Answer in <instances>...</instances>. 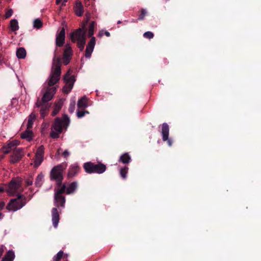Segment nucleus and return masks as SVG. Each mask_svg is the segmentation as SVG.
<instances>
[{
    "mask_svg": "<svg viewBox=\"0 0 261 261\" xmlns=\"http://www.w3.org/2000/svg\"><path fill=\"white\" fill-rule=\"evenodd\" d=\"M56 92V87L47 88L41 99H37L35 103V109H38L39 111L41 118H44L48 114L50 107L48 102L51 100Z\"/></svg>",
    "mask_w": 261,
    "mask_h": 261,
    "instance_id": "obj_1",
    "label": "nucleus"
},
{
    "mask_svg": "<svg viewBox=\"0 0 261 261\" xmlns=\"http://www.w3.org/2000/svg\"><path fill=\"white\" fill-rule=\"evenodd\" d=\"M61 58L57 56V48L55 50L52 62L51 71L48 80V86L51 87L60 80L61 74Z\"/></svg>",
    "mask_w": 261,
    "mask_h": 261,
    "instance_id": "obj_2",
    "label": "nucleus"
},
{
    "mask_svg": "<svg viewBox=\"0 0 261 261\" xmlns=\"http://www.w3.org/2000/svg\"><path fill=\"white\" fill-rule=\"evenodd\" d=\"M69 118L67 115L63 116V119L57 117L52 125V128L54 130H51L50 136L52 138L56 139L59 137V134L62 132L63 127L67 128L69 123Z\"/></svg>",
    "mask_w": 261,
    "mask_h": 261,
    "instance_id": "obj_3",
    "label": "nucleus"
},
{
    "mask_svg": "<svg viewBox=\"0 0 261 261\" xmlns=\"http://www.w3.org/2000/svg\"><path fill=\"white\" fill-rule=\"evenodd\" d=\"M66 167V164H60L54 167L50 172V180L55 181L58 187L62 185L63 179V173Z\"/></svg>",
    "mask_w": 261,
    "mask_h": 261,
    "instance_id": "obj_4",
    "label": "nucleus"
},
{
    "mask_svg": "<svg viewBox=\"0 0 261 261\" xmlns=\"http://www.w3.org/2000/svg\"><path fill=\"white\" fill-rule=\"evenodd\" d=\"M72 42H77V46L81 51H83L86 44V31L79 28L71 34Z\"/></svg>",
    "mask_w": 261,
    "mask_h": 261,
    "instance_id": "obj_5",
    "label": "nucleus"
},
{
    "mask_svg": "<svg viewBox=\"0 0 261 261\" xmlns=\"http://www.w3.org/2000/svg\"><path fill=\"white\" fill-rule=\"evenodd\" d=\"M27 203L26 197L20 194H18L16 198L11 199L6 206L9 211H16L21 208Z\"/></svg>",
    "mask_w": 261,
    "mask_h": 261,
    "instance_id": "obj_6",
    "label": "nucleus"
},
{
    "mask_svg": "<svg viewBox=\"0 0 261 261\" xmlns=\"http://www.w3.org/2000/svg\"><path fill=\"white\" fill-rule=\"evenodd\" d=\"M83 168L85 172L88 174L94 173L102 174L107 170L106 165L100 162L98 164L91 162H86L84 164Z\"/></svg>",
    "mask_w": 261,
    "mask_h": 261,
    "instance_id": "obj_7",
    "label": "nucleus"
},
{
    "mask_svg": "<svg viewBox=\"0 0 261 261\" xmlns=\"http://www.w3.org/2000/svg\"><path fill=\"white\" fill-rule=\"evenodd\" d=\"M22 179L19 177L13 178L8 185V189L6 190L10 196H13L16 193L20 188Z\"/></svg>",
    "mask_w": 261,
    "mask_h": 261,
    "instance_id": "obj_8",
    "label": "nucleus"
},
{
    "mask_svg": "<svg viewBox=\"0 0 261 261\" xmlns=\"http://www.w3.org/2000/svg\"><path fill=\"white\" fill-rule=\"evenodd\" d=\"M169 127L167 123H163L162 125V139L164 142H167L169 146L172 145V141L169 139Z\"/></svg>",
    "mask_w": 261,
    "mask_h": 261,
    "instance_id": "obj_9",
    "label": "nucleus"
},
{
    "mask_svg": "<svg viewBox=\"0 0 261 261\" xmlns=\"http://www.w3.org/2000/svg\"><path fill=\"white\" fill-rule=\"evenodd\" d=\"M44 147L43 145L40 146L37 150L35 155V166L38 167L43 160Z\"/></svg>",
    "mask_w": 261,
    "mask_h": 261,
    "instance_id": "obj_10",
    "label": "nucleus"
},
{
    "mask_svg": "<svg viewBox=\"0 0 261 261\" xmlns=\"http://www.w3.org/2000/svg\"><path fill=\"white\" fill-rule=\"evenodd\" d=\"M72 55V50L71 47L68 45H66L63 52L62 58L63 63L65 65H67L69 63L71 60Z\"/></svg>",
    "mask_w": 261,
    "mask_h": 261,
    "instance_id": "obj_11",
    "label": "nucleus"
},
{
    "mask_svg": "<svg viewBox=\"0 0 261 261\" xmlns=\"http://www.w3.org/2000/svg\"><path fill=\"white\" fill-rule=\"evenodd\" d=\"M96 40L94 37H92L86 47L85 56L87 58L91 57L95 45Z\"/></svg>",
    "mask_w": 261,
    "mask_h": 261,
    "instance_id": "obj_12",
    "label": "nucleus"
},
{
    "mask_svg": "<svg viewBox=\"0 0 261 261\" xmlns=\"http://www.w3.org/2000/svg\"><path fill=\"white\" fill-rule=\"evenodd\" d=\"M65 30L64 28H62L60 33L57 35L56 43L59 47L62 46L65 43Z\"/></svg>",
    "mask_w": 261,
    "mask_h": 261,
    "instance_id": "obj_13",
    "label": "nucleus"
},
{
    "mask_svg": "<svg viewBox=\"0 0 261 261\" xmlns=\"http://www.w3.org/2000/svg\"><path fill=\"white\" fill-rule=\"evenodd\" d=\"M23 155V151L22 148H18L14 151L13 155L11 156V162L13 163H16L19 162Z\"/></svg>",
    "mask_w": 261,
    "mask_h": 261,
    "instance_id": "obj_14",
    "label": "nucleus"
},
{
    "mask_svg": "<svg viewBox=\"0 0 261 261\" xmlns=\"http://www.w3.org/2000/svg\"><path fill=\"white\" fill-rule=\"evenodd\" d=\"M66 202L65 197L64 196L54 195V205L58 207H65Z\"/></svg>",
    "mask_w": 261,
    "mask_h": 261,
    "instance_id": "obj_15",
    "label": "nucleus"
},
{
    "mask_svg": "<svg viewBox=\"0 0 261 261\" xmlns=\"http://www.w3.org/2000/svg\"><path fill=\"white\" fill-rule=\"evenodd\" d=\"M80 170V167L77 164H73L70 166L67 174L68 178H71L76 176Z\"/></svg>",
    "mask_w": 261,
    "mask_h": 261,
    "instance_id": "obj_16",
    "label": "nucleus"
},
{
    "mask_svg": "<svg viewBox=\"0 0 261 261\" xmlns=\"http://www.w3.org/2000/svg\"><path fill=\"white\" fill-rule=\"evenodd\" d=\"M52 222L54 227L57 228L60 220L58 211L56 207H53L51 210Z\"/></svg>",
    "mask_w": 261,
    "mask_h": 261,
    "instance_id": "obj_17",
    "label": "nucleus"
},
{
    "mask_svg": "<svg viewBox=\"0 0 261 261\" xmlns=\"http://www.w3.org/2000/svg\"><path fill=\"white\" fill-rule=\"evenodd\" d=\"M70 71L69 70L64 75L63 80L65 83L69 84V89H72L75 79L74 75H70Z\"/></svg>",
    "mask_w": 261,
    "mask_h": 261,
    "instance_id": "obj_18",
    "label": "nucleus"
},
{
    "mask_svg": "<svg viewBox=\"0 0 261 261\" xmlns=\"http://www.w3.org/2000/svg\"><path fill=\"white\" fill-rule=\"evenodd\" d=\"M38 112H39V111L38 109H34V112L29 115L27 124V129H31L32 128L34 121L36 119L37 117L36 113Z\"/></svg>",
    "mask_w": 261,
    "mask_h": 261,
    "instance_id": "obj_19",
    "label": "nucleus"
},
{
    "mask_svg": "<svg viewBox=\"0 0 261 261\" xmlns=\"http://www.w3.org/2000/svg\"><path fill=\"white\" fill-rule=\"evenodd\" d=\"M74 10L75 14L78 16H81L84 13V7L82 5V3L77 1L75 3V6L74 7Z\"/></svg>",
    "mask_w": 261,
    "mask_h": 261,
    "instance_id": "obj_20",
    "label": "nucleus"
},
{
    "mask_svg": "<svg viewBox=\"0 0 261 261\" xmlns=\"http://www.w3.org/2000/svg\"><path fill=\"white\" fill-rule=\"evenodd\" d=\"M17 145V141H12L10 142L7 146L3 147L2 151L4 153H9L11 149H13L15 146Z\"/></svg>",
    "mask_w": 261,
    "mask_h": 261,
    "instance_id": "obj_21",
    "label": "nucleus"
},
{
    "mask_svg": "<svg viewBox=\"0 0 261 261\" xmlns=\"http://www.w3.org/2000/svg\"><path fill=\"white\" fill-rule=\"evenodd\" d=\"M77 188V182L73 181L70 184L69 186L66 187V194H71L73 193Z\"/></svg>",
    "mask_w": 261,
    "mask_h": 261,
    "instance_id": "obj_22",
    "label": "nucleus"
},
{
    "mask_svg": "<svg viewBox=\"0 0 261 261\" xmlns=\"http://www.w3.org/2000/svg\"><path fill=\"white\" fill-rule=\"evenodd\" d=\"M132 161V159L128 153L125 152L122 154L119 159V162L124 164H129Z\"/></svg>",
    "mask_w": 261,
    "mask_h": 261,
    "instance_id": "obj_23",
    "label": "nucleus"
},
{
    "mask_svg": "<svg viewBox=\"0 0 261 261\" xmlns=\"http://www.w3.org/2000/svg\"><path fill=\"white\" fill-rule=\"evenodd\" d=\"M14 258V252L12 250H9L6 253L1 261H13Z\"/></svg>",
    "mask_w": 261,
    "mask_h": 261,
    "instance_id": "obj_24",
    "label": "nucleus"
},
{
    "mask_svg": "<svg viewBox=\"0 0 261 261\" xmlns=\"http://www.w3.org/2000/svg\"><path fill=\"white\" fill-rule=\"evenodd\" d=\"M60 187H61L60 188L55 189V192L54 195L63 196V194L66 193V184L65 183H64L63 184H62V185Z\"/></svg>",
    "mask_w": 261,
    "mask_h": 261,
    "instance_id": "obj_25",
    "label": "nucleus"
},
{
    "mask_svg": "<svg viewBox=\"0 0 261 261\" xmlns=\"http://www.w3.org/2000/svg\"><path fill=\"white\" fill-rule=\"evenodd\" d=\"M30 129H27V130L22 132L21 134V138L22 139H25L28 141H30L32 138V131L30 130Z\"/></svg>",
    "mask_w": 261,
    "mask_h": 261,
    "instance_id": "obj_26",
    "label": "nucleus"
},
{
    "mask_svg": "<svg viewBox=\"0 0 261 261\" xmlns=\"http://www.w3.org/2000/svg\"><path fill=\"white\" fill-rule=\"evenodd\" d=\"M77 107L79 109H85L87 107V99L85 96L82 97L77 101Z\"/></svg>",
    "mask_w": 261,
    "mask_h": 261,
    "instance_id": "obj_27",
    "label": "nucleus"
},
{
    "mask_svg": "<svg viewBox=\"0 0 261 261\" xmlns=\"http://www.w3.org/2000/svg\"><path fill=\"white\" fill-rule=\"evenodd\" d=\"M43 177L44 176L42 173L37 175L35 182V185L37 187H40L42 186L43 182Z\"/></svg>",
    "mask_w": 261,
    "mask_h": 261,
    "instance_id": "obj_28",
    "label": "nucleus"
},
{
    "mask_svg": "<svg viewBox=\"0 0 261 261\" xmlns=\"http://www.w3.org/2000/svg\"><path fill=\"white\" fill-rule=\"evenodd\" d=\"M16 56L18 59H24L26 56V50L23 47L19 48L16 51Z\"/></svg>",
    "mask_w": 261,
    "mask_h": 261,
    "instance_id": "obj_29",
    "label": "nucleus"
},
{
    "mask_svg": "<svg viewBox=\"0 0 261 261\" xmlns=\"http://www.w3.org/2000/svg\"><path fill=\"white\" fill-rule=\"evenodd\" d=\"M10 24L12 31H16L19 29L18 23L16 19H12Z\"/></svg>",
    "mask_w": 261,
    "mask_h": 261,
    "instance_id": "obj_30",
    "label": "nucleus"
},
{
    "mask_svg": "<svg viewBox=\"0 0 261 261\" xmlns=\"http://www.w3.org/2000/svg\"><path fill=\"white\" fill-rule=\"evenodd\" d=\"M128 170V168L126 166H124V167L121 168L120 170V176L123 179H126V178L127 177Z\"/></svg>",
    "mask_w": 261,
    "mask_h": 261,
    "instance_id": "obj_31",
    "label": "nucleus"
},
{
    "mask_svg": "<svg viewBox=\"0 0 261 261\" xmlns=\"http://www.w3.org/2000/svg\"><path fill=\"white\" fill-rule=\"evenodd\" d=\"M95 21H91L90 23L89 28L88 30V36L91 37L94 34V29L95 26Z\"/></svg>",
    "mask_w": 261,
    "mask_h": 261,
    "instance_id": "obj_32",
    "label": "nucleus"
},
{
    "mask_svg": "<svg viewBox=\"0 0 261 261\" xmlns=\"http://www.w3.org/2000/svg\"><path fill=\"white\" fill-rule=\"evenodd\" d=\"M34 27L37 29H40L42 27V22L39 19H35L33 23Z\"/></svg>",
    "mask_w": 261,
    "mask_h": 261,
    "instance_id": "obj_33",
    "label": "nucleus"
},
{
    "mask_svg": "<svg viewBox=\"0 0 261 261\" xmlns=\"http://www.w3.org/2000/svg\"><path fill=\"white\" fill-rule=\"evenodd\" d=\"M147 14V11L145 9H142L141 10H140V13L139 15V17H138V20H142L144 19L145 16Z\"/></svg>",
    "mask_w": 261,
    "mask_h": 261,
    "instance_id": "obj_34",
    "label": "nucleus"
},
{
    "mask_svg": "<svg viewBox=\"0 0 261 261\" xmlns=\"http://www.w3.org/2000/svg\"><path fill=\"white\" fill-rule=\"evenodd\" d=\"M61 109V106L59 105H56L55 108H54L53 111L51 113V115L53 116H55V115H56L59 113Z\"/></svg>",
    "mask_w": 261,
    "mask_h": 261,
    "instance_id": "obj_35",
    "label": "nucleus"
},
{
    "mask_svg": "<svg viewBox=\"0 0 261 261\" xmlns=\"http://www.w3.org/2000/svg\"><path fill=\"white\" fill-rule=\"evenodd\" d=\"M143 36L146 38L151 39L153 37L154 34L152 32L148 31L144 33Z\"/></svg>",
    "mask_w": 261,
    "mask_h": 261,
    "instance_id": "obj_36",
    "label": "nucleus"
},
{
    "mask_svg": "<svg viewBox=\"0 0 261 261\" xmlns=\"http://www.w3.org/2000/svg\"><path fill=\"white\" fill-rule=\"evenodd\" d=\"M75 107V102L73 101L70 103L68 111L70 113H73Z\"/></svg>",
    "mask_w": 261,
    "mask_h": 261,
    "instance_id": "obj_37",
    "label": "nucleus"
},
{
    "mask_svg": "<svg viewBox=\"0 0 261 261\" xmlns=\"http://www.w3.org/2000/svg\"><path fill=\"white\" fill-rule=\"evenodd\" d=\"M33 178L32 177V176H30L25 181V186H29L32 185L33 184Z\"/></svg>",
    "mask_w": 261,
    "mask_h": 261,
    "instance_id": "obj_38",
    "label": "nucleus"
},
{
    "mask_svg": "<svg viewBox=\"0 0 261 261\" xmlns=\"http://www.w3.org/2000/svg\"><path fill=\"white\" fill-rule=\"evenodd\" d=\"M87 113V114H89V112L87 111H78L77 112V116L78 118H82L84 116L85 114Z\"/></svg>",
    "mask_w": 261,
    "mask_h": 261,
    "instance_id": "obj_39",
    "label": "nucleus"
},
{
    "mask_svg": "<svg viewBox=\"0 0 261 261\" xmlns=\"http://www.w3.org/2000/svg\"><path fill=\"white\" fill-rule=\"evenodd\" d=\"M72 89H69V84H65V85L64 86L63 88V92L65 93H68Z\"/></svg>",
    "mask_w": 261,
    "mask_h": 261,
    "instance_id": "obj_40",
    "label": "nucleus"
},
{
    "mask_svg": "<svg viewBox=\"0 0 261 261\" xmlns=\"http://www.w3.org/2000/svg\"><path fill=\"white\" fill-rule=\"evenodd\" d=\"M13 12L12 9H10L8 10L5 14L6 18H9V17H10L12 15Z\"/></svg>",
    "mask_w": 261,
    "mask_h": 261,
    "instance_id": "obj_41",
    "label": "nucleus"
},
{
    "mask_svg": "<svg viewBox=\"0 0 261 261\" xmlns=\"http://www.w3.org/2000/svg\"><path fill=\"white\" fill-rule=\"evenodd\" d=\"M64 255V252L63 251L60 250L58 253L56 255V258H58L59 260H61Z\"/></svg>",
    "mask_w": 261,
    "mask_h": 261,
    "instance_id": "obj_42",
    "label": "nucleus"
},
{
    "mask_svg": "<svg viewBox=\"0 0 261 261\" xmlns=\"http://www.w3.org/2000/svg\"><path fill=\"white\" fill-rule=\"evenodd\" d=\"M4 245H0V258L2 256L3 252L4 251Z\"/></svg>",
    "mask_w": 261,
    "mask_h": 261,
    "instance_id": "obj_43",
    "label": "nucleus"
},
{
    "mask_svg": "<svg viewBox=\"0 0 261 261\" xmlns=\"http://www.w3.org/2000/svg\"><path fill=\"white\" fill-rule=\"evenodd\" d=\"M63 155L64 158H66L69 155V152L67 150H65L63 152Z\"/></svg>",
    "mask_w": 261,
    "mask_h": 261,
    "instance_id": "obj_44",
    "label": "nucleus"
},
{
    "mask_svg": "<svg viewBox=\"0 0 261 261\" xmlns=\"http://www.w3.org/2000/svg\"><path fill=\"white\" fill-rule=\"evenodd\" d=\"M5 205V203L4 201L0 202V211L2 210Z\"/></svg>",
    "mask_w": 261,
    "mask_h": 261,
    "instance_id": "obj_45",
    "label": "nucleus"
},
{
    "mask_svg": "<svg viewBox=\"0 0 261 261\" xmlns=\"http://www.w3.org/2000/svg\"><path fill=\"white\" fill-rule=\"evenodd\" d=\"M5 191V190L3 187H0V193L4 192Z\"/></svg>",
    "mask_w": 261,
    "mask_h": 261,
    "instance_id": "obj_46",
    "label": "nucleus"
},
{
    "mask_svg": "<svg viewBox=\"0 0 261 261\" xmlns=\"http://www.w3.org/2000/svg\"><path fill=\"white\" fill-rule=\"evenodd\" d=\"M105 34L107 37H110V33L109 32H108V31H106L105 32Z\"/></svg>",
    "mask_w": 261,
    "mask_h": 261,
    "instance_id": "obj_47",
    "label": "nucleus"
},
{
    "mask_svg": "<svg viewBox=\"0 0 261 261\" xmlns=\"http://www.w3.org/2000/svg\"><path fill=\"white\" fill-rule=\"evenodd\" d=\"M53 261H60L58 258H56V256H54L53 257Z\"/></svg>",
    "mask_w": 261,
    "mask_h": 261,
    "instance_id": "obj_48",
    "label": "nucleus"
},
{
    "mask_svg": "<svg viewBox=\"0 0 261 261\" xmlns=\"http://www.w3.org/2000/svg\"><path fill=\"white\" fill-rule=\"evenodd\" d=\"M62 1V0H56V4H57V5L60 4Z\"/></svg>",
    "mask_w": 261,
    "mask_h": 261,
    "instance_id": "obj_49",
    "label": "nucleus"
},
{
    "mask_svg": "<svg viewBox=\"0 0 261 261\" xmlns=\"http://www.w3.org/2000/svg\"><path fill=\"white\" fill-rule=\"evenodd\" d=\"M4 215L2 213H0V219L3 217Z\"/></svg>",
    "mask_w": 261,
    "mask_h": 261,
    "instance_id": "obj_50",
    "label": "nucleus"
},
{
    "mask_svg": "<svg viewBox=\"0 0 261 261\" xmlns=\"http://www.w3.org/2000/svg\"><path fill=\"white\" fill-rule=\"evenodd\" d=\"M2 57L1 54H0V62L2 61Z\"/></svg>",
    "mask_w": 261,
    "mask_h": 261,
    "instance_id": "obj_51",
    "label": "nucleus"
},
{
    "mask_svg": "<svg viewBox=\"0 0 261 261\" xmlns=\"http://www.w3.org/2000/svg\"><path fill=\"white\" fill-rule=\"evenodd\" d=\"M122 22L120 20H119L118 22H117V24H120V23H121Z\"/></svg>",
    "mask_w": 261,
    "mask_h": 261,
    "instance_id": "obj_52",
    "label": "nucleus"
}]
</instances>
